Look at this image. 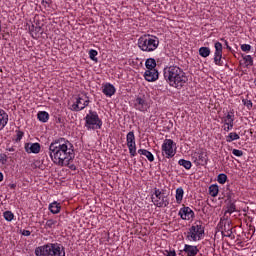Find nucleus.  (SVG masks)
Wrapping results in <instances>:
<instances>
[{"label": "nucleus", "mask_w": 256, "mask_h": 256, "mask_svg": "<svg viewBox=\"0 0 256 256\" xmlns=\"http://www.w3.org/2000/svg\"><path fill=\"white\" fill-rule=\"evenodd\" d=\"M49 157L58 167H69L75 159V146L65 138L53 140L49 145Z\"/></svg>", "instance_id": "1"}, {"label": "nucleus", "mask_w": 256, "mask_h": 256, "mask_svg": "<svg viewBox=\"0 0 256 256\" xmlns=\"http://www.w3.org/2000/svg\"><path fill=\"white\" fill-rule=\"evenodd\" d=\"M163 77L166 83H168L170 87H174V89H183L189 81V78L187 77V74H185V71H183V68L177 65L164 67Z\"/></svg>", "instance_id": "2"}, {"label": "nucleus", "mask_w": 256, "mask_h": 256, "mask_svg": "<svg viewBox=\"0 0 256 256\" xmlns=\"http://www.w3.org/2000/svg\"><path fill=\"white\" fill-rule=\"evenodd\" d=\"M36 256H65V247L60 243H47L35 249Z\"/></svg>", "instance_id": "3"}, {"label": "nucleus", "mask_w": 256, "mask_h": 256, "mask_svg": "<svg viewBox=\"0 0 256 256\" xmlns=\"http://www.w3.org/2000/svg\"><path fill=\"white\" fill-rule=\"evenodd\" d=\"M138 47L145 53H153L159 47V38L155 35L144 34L138 39Z\"/></svg>", "instance_id": "4"}, {"label": "nucleus", "mask_w": 256, "mask_h": 256, "mask_svg": "<svg viewBox=\"0 0 256 256\" xmlns=\"http://www.w3.org/2000/svg\"><path fill=\"white\" fill-rule=\"evenodd\" d=\"M203 235H205V227H203V223L201 221H198L188 229L186 239L187 241L196 243V241H201V239H203Z\"/></svg>", "instance_id": "5"}, {"label": "nucleus", "mask_w": 256, "mask_h": 256, "mask_svg": "<svg viewBox=\"0 0 256 256\" xmlns=\"http://www.w3.org/2000/svg\"><path fill=\"white\" fill-rule=\"evenodd\" d=\"M85 127L88 131H97L103 127V120L99 118L97 111L89 110V113L84 118Z\"/></svg>", "instance_id": "6"}, {"label": "nucleus", "mask_w": 256, "mask_h": 256, "mask_svg": "<svg viewBox=\"0 0 256 256\" xmlns=\"http://www.w3.org/2000/svg\"><path fill=\"white\" fill-rule=\"evenodd\" d=\"M151 199L155 207H169V195L165 193V190L154 188V192L151 195Z\"/></svg>", "instance_id": "7"}, {"label": "nucleus", "mask_w": 256, "mask_h": 256, "mask_svg": "<svg viewBox=\"0 0 256 256\" xmlns=\"http://www.w3.org/2000/svg\"><path fill=\"white\" fill-rule=\"evenodd\" d=\"M161 151L165 159H173L177 155V144L171 139H165Z\"/></svg>", "instance_id": "8"}, {"label": "nucleus", "mask_w": 256, "mask_h": 256, "mask_svg": "<svg viewBox=\"0 0 256 256\" xmlns=\"http://www.w3.org/2000/svg\"><path fill=\"white\" fill-rule=\"evenodd\" d=\"M89 96L87 94H79L76 98V101L71 105V111H83L85 107H89Z\"/></svg>", "instance_id": "9"}, {"label": "nucleus", "mask_w": 256, "mask_h": 256, "mask_svg": "<svg viewBox=\"0 0 256 256\" xmlns=\"http://www.w3.org/2000/svg\"><path fill=\"white\" fill-rule=\"evenodd\" d=\"M150 107L151 105L147 100V96L139 95L134 99V109H136V111H140L141 113H146V111H149Z\"/></svg>", "instance_id": "10"}, {"label": "nucleus", "mask_w": 256, "mask_h": 256, "mask_svg": "<svg viewBox=\"0 0 256 256\" xmlns=\"http://www.w3.org/2000/svg\"><path fill=\"white\" fill-rule=\"evenodd\" d=\"M126 143H127L130 157H136L137 156V143L135 142V132L130 131L126 135Z\"/></svg>", "instance_id": "11"}, {"label": "nucleus", "mask_w": 256, "mask_h": 256, "mask_svg": "<svg viewBox=\"0 0 256 256\" xmlns=\"http://www.w3.org/2000/svg\"><path fill=\"white\" fill-rule=\"evenodd\" d=\"M218 227L222 233V237H232L233 227H231V221L221 218Z\"/></svg>", "instance_id": "12"}, {"label": "nucleus", "mask_w": 256, "mask_h": 256, "mask_svg": "<svg viewBox=\"0 0 256 256\" xmlns=\"http://www.w3.org/2000/svg\"><path fill=\"white\" fill-rule=\"evenodd\" d=\"M215 52H214V63L215 65H223V44L221 42H216L214 44Z\"/></svg>", "instance_id": "13"}, {"label": "nucleus", "mask_w": 256, "mask_h": 256, "mask_svg": "<svg viewBox=\"0 0 256 256\" xmlns=\"http://www.w3.org/2000/svg\"><path fill=\"white\" fill-rule=\"evenodd\" d=\"M178 215L183 221H191L195 217V212L189 206H184L180 208Z\"/></svg>", "instance_id": "14"}, {"label": "nucleus", "mask_w": 256, "mask_h": 256, "mask_svg": "<svg viewBox=\"0 0 256 256\" xmlns=\"http://www.w3.org/2000/svg\"><path fill=\"white\" fill-rule=\"evenodd\" d=\"M207 152H195L192 156V161L195 163V165H207Z\"/></svg>", "instance_id": "15"}, {"label": "nucleus", "mask_w": 256, "mask_h": 256, "mask_svg": "<svg viewBox=\"0 0 256 256\" xmlns=\"http://www.w3.org/2000/svg\"><path fill=\"white\" fill-rule=\"evenodd\" d=\"M24 149L28 154L34 153V155H37L38 153L41 152V144L37 142L36 143L27 142L24 144Z\"/></svg>", "instance_id": "16"}, {"label": "nucleus", "mask_w": 256, "mask_h": 256, "mask_svg": "<svg viewBox=\"0 0 256 256\" xmlns=\"http://www.w3.org/2000/svg\"><path fill=\"white\" fill-rule=\"evenodd\" d=\"M185 253L187 256H197L199 254V247L195 245L185 244L180 253Z\"/></svg>", "instance_id": "17"}, {"label": "nucleus", "mask_w": 256, "mask_h": 256, "mask_svg": "<svg viewBox=\"0 0 256 256\" xmlns=\"http://www.w3.org/2000/svg\"><path fill=\"white\" fill-rule=\"evenodd\" d=\"M144 78L149 82L153 83L159 79V71L157 69L146 70L144 73Z\"/></svg>", "instance_id": "18"}, {"label": "nucleus", "mask_w": 256, "mask_h": 256, "mask_svg": "<svg viewBox=\"0 0 256 256\" xmlns=\"http://www.w3.org/2000/svg\"><path fill=\"white\" fill-rule=\"evenodd\" d=\"M116 91L115 86L111 83H106L102 89V93L106 95V97H113V94L116 93Z\"/></svg>", "instance_id": "19"}, {"label": "nucleus", "mask_w": 256, "mask_h": 256, "mask_svg": "<svg viewBox=\"0 0 256 256\" xmlns=\"http://www.w3.org/2000/svg\"><path fill=\"white\" fill-rule=\"evenodd\" d=\"M7 123H9V114L5 112V110L0 109V127L1 129H4L7 126Z\"/></svg>", "instance_id": "20"}, {"label": "nucleus", "mask_w": 256, "mask_h": 256, "mask_svg": "<svg viewBox=\"0 0 256 256\" xmlns=\"http://www.w3.org/2000/svg\"><path fill=\"white\" fill-rule=\"evenodd\" d=\"M48 209L52 215H57L61 213V204L57 201H54L49 204Z\"/></svg>", "instance_id": "21"}, {"label": "nucleus", "mask_w": 256, "mask_h": 256, "mask_svg": "<svg viewBox=\"0 0 256 256\" xmlns=\"http://www.w3.org/2000/svg\"><path fill=\"white\" fill-rule=\"evenodd\" d=\"M222 123L223 125L227 123H235V112L230 111L226 116L222 117Z\"/></svg>", "instance_id": "22"}, {"label": "nucleus", "mask_w": 256, "mask_h": 256, "mask_svg": "<svg viewBox=\"0 0 256 256\" xmlns=\"http://www.w3.org/2000/svg\"><path fill=\"white\" fill-rule=\"evenodd\" d=\"M138 153L139 155H143L144 157H146L148 161H150V163H153V161H155V156H153V153H151L147 149H139Z\"/></svg>", "instance_id": "23"}, {"label": "nucleus", "mask_w": 256, "mask_h": 256, "mask_svg": "<svg viewBox=\"0 0 256 256\" xmlns=\"http://www.w3.org/2000/svg\"><path fill=\"white\" fill-rule=\"evenodd\" d=\"M55 227H57V220L55 219H48L44 225L46 231H53Z\"/></svg>", "instance_id": "24"}, {"label": "nucleus", "mask_w": 256, "mask_h": 256, "mask_svg": "<svg viewBox=\"0 0 256 256\" xmlns=\"http://www.w3.org/2000/svg\"><path fill=\"white\" fill-rule=\"evenodd\" d=\"M37 119L41 123H47V121H49V113L47 111H39L37 114Z\"/></svg>", "instance_id": "25"}, {"label": "nucleus", "mask_w": 256, "mask_h": 256, "mask_svg": "<svg viewBox=\"0 0 256 256\" xmlns=\"http://www.w3.org/2000/svg\"><path fill=\"white\" fill-rule=\"evenodd\" d=\"M183 195H185V190H183V187H179L176 189V203L181 204L183 201Z\"/></svg>", "instance_id": "26"}, {"label": "nucleus", "mask_w": 256, "mask_h": 256, "mask_svg": "<svg viewBox=\"0 0 256 256\" xmlns=\"http://www.w3.org/2000/svg\"><path fill=\"white\" fill-rule=\"evenodd\" d=\"M239 139H241V137L236 132H230L226 136V142L227 143H233V141H239Z\"/></svg>", "instance_id": "27"}, {"label": "nucleus", "mask_w": 256, "mask_h": 256, "mask_svg": "<svg viewBox=\"0 0 256 256\" xmlns=\"http://www.w3.org/2000/svg\"><path fill=\"white\" fill-rule=\"evenodd\" d=\"M145 67L147 70L155 69L157 67L155 58H148L145 62Z\"/></svg>", "instance_id": "28"}, {"label": "nucleus", "mask_w": 256, "mask_h": 256, "mask_svg": "<svg viewBox=\"0 0 256 256\" xmlns=\"http://www.w3.org/2000/svg\"><path fill=\"white\" fill-rule=\"evenodd\" d=\"M209 195L211 197H217V195H219V186L217 184H212L209 186Z\"/></svg>", "instance_id": "29"}, {"label": "nucleus", "mask_w": 256, "mask_h": 256, "mask_svg": "<svg viewBox=\"0 0 256 256\" xmlns=\"http://www.w3.org/2000/svg\"><path fill=\"white\" fill-rule=\"evenodd\" d=\"M199 55H200V57L207 58L211 55V49L209 47H200Z\"/></svg>", "instance_id": "30"}, {"label": "nucleus", "mask_w": 256, "mask_h": 256, "mask_svg": "<svg viewBox=\"0 0 256 256\" xmlns=\"http://www.w3.org/2000/svg\"><path fill=\"white\" fill-rule=\"evenodd\" d=\"M178 165H180L181 167H184V169H187L188 171L189 169H191V167H193V164L191 163V161L185 160V159H180L178 161Z\"/></svg>", "instance_id": "31"}, {"label": "nucleus", "mask_w": 256, "mask_h": 256, "mask_svg": "<svg viewBox=\"0 0 256 256\" xmlns=\"http://www.w3.org/2000/svg\"><path fill=\"white\" fill-rule=\"evenodd\" d=\"M237 211V206L235 205V202H229L227 205V210L225 211V215H227V213H229L231 215V213H235Z\"/></svg>", "instance_id": "32"}, {"label": "nucleus", "mask_w": 256, "mask_h": 256, "mask_svg": "<svg viewBox=\"0 0 256 256\" xmlns=\"http://www.w3.org/2000/svg\"><path fill=\"white\" fill-rule=\"evenodd\" d=\"M89 58L91 59V61H95V63H97L98 59H97V55H99V52H97V50L95 49H91L88 52Z\"/></svg>", "instance_id": "33"}, {"label": "nucleus", "mask_w": 256, "mask_h": 256, "mask_svg": "<svg viewBox=\"0 0 256 256\" xmlns=\"http://www.w3.org/2000/svg\"><path fill=\"white\" fill-rule=\"evenodd\" d=\"M247 67H253V57L251 55H242Z\"/></svg>", "instance_id": "34"}, {"label": "nucleus", "mask_w": 256, "mask_h": 256, "mask_svg": "<svg viewBox=\"0 0 256 256\" xmlns=\"http://www.w3.org/2000/svg\"><path fill=\"white\" fill-rule=\"evenodd\" d=\"M217 181L218 183H220V185H225V183H227V174L225 173L219 174L217 177Z\"/></svg>", "instance_id": "35"}, {"label": "nucleus", "mask_w": 256, "mask_h": 256, "mask_svg": "<svg viewBox=\"0 0 256 256\" xmlns=\"http://www.w3.org/2000/svg\"><path fill=\"white\" fill-rule=\"evenodd\" d=\"M3 217L6 221H11L12 219H14L15 215L11 211H5L3 213Z\"/></svg>", "instance_id": "36"}, {"label": "nucleus", "mask_w": 256, "mask_h": 256, "mask_svg": "<svg viewBox=\"0 0 256 256\" xmlns=\"http://www.w3.org/2000/svg\"><path fill=\"white\" fill-rule=\"evenodd\" d=\"M242 103L247 109L251 110L253 109V102L249 99H242Z\"/></svg>", "instance_id": "37"}, {"label": "nucleus", "mask_w": 256, "mask_h": 256, "mask_svg": "<svg viewBox=\"0 0 256 256\" xmlns=\"http://www.w3.org/2000/svg\"><path fill=\"white\" fill-rule=\"evenodd\" d=\"M25 135V133L21 130H16V138H15V142L19 143V141H21V139H23V136Z\"/></svg>", "instance_id": "38"}, {"label": "nucleus", "mask_w": 256, "mask_h": 256, "mask_svg": "<svg viewBox=\"0 0 256 256\" xmlns=\"http://www.w3.org/2000/svg\"><path fill=\"white\" fill-rule=\"evenodd\" d=\"M234 125H235V123H226V124H223L222 127H223L224 131L229 133V131L233 130Z\"/></svg>", "instance_id": "39"}, {"label": "nucleus", "mask_w": 256, "mask_h": 256, "mask_svg": "<svg viewBox=\"0 0 256 256\" xmlns=\"http://www.w3.org/2000/svg\"><path fill=\"white\" fill-rule=\"evenodd\" d=\"M251 48L252 47L249 44H242L240 46L241 51H243L244 53H249V51H251Z\"/></svg>", "instance_id": "40"}, {"label": "nucleus", "mask_w": 256, "mask_h": 256, "mask_svg": "<svg viewBox=\"0 0 256 256\" xmlns=\"http://www.w3.org/2000/svg\"><path fill=\"white\" fill-rule=\"evenodd\" d=\"M7 161H8L7 154L1 153L0 154V163H1V165H6Z\"/></svg>", "instance_id": "41"}, {"label": "nucleus", "mask_w": 256, "mask_h": 256, "mask_svg": "<svg viewBox=\"0 0 256 256\" xmlns=\"http://www.w3.org/2000/svg\"><path fill=\"white\" fill-rule=\"evenodd\" d=\"M232 155H235V157H243V151L239 149H233Z\"/></svg>", "instance_id": "42"}, {"label": "nucleus", "mask_w": 256, "mask_h": 256, "mask_svg": "<svg viewBox=\"0 0 256 256\" xmlns=\"http://www.w3.org/2000/svg\"><path fill=\"white\" fill-rule=\"evenodd\" d=\"M164 255L165 256H177V253L175 252V250H165Z\"/></svg>", "instance_id": "43"}, {"label": "nucleus", "mask_w": 256, "mask_h": 256, "mask_svg": "<svg viewBox=\"0 0 256 256\" xmlns=\"http://www.w3.org/2000/svg\"><path fill=\"white\" fill-rule=\"evenodd\" d=\"M42 6L47 9V7H51V0H42Z\"/></svg>", "instance_id": "44"}, {"label": "nucleus", "mask_w": 256, "mask_h": 256, "mask_svg": "<svg viewBox=\"0 0 256 256\" xmlns=\"http://www.w3.org/2000/svg\"><path fill=\"white\" fill-rule=\"evenodd\" d=\"M6 151H9V153H15V151H16L15 146H11V145L7 144Z\"/></svg>", "instance_id": "45"}, {"label": "nucleus", "mask_w": 256, "mask_h": 256, "mask_svg": "<svg viewBox=\"0 0 256 256\" xmlns=\"http://www.w3.org/2000/svg\"><path fill=\"white\" fill-rule=\"evenodd\" d=\"M221 41H224V45L226 46V49H228V51H231V46H229V42L225 39H221Z\"/></svg>", "instance_id": "46"}, {"label": "nucleus", "mask_w": 256, "mask_h": 256, "mask_svg": "<svg viewBox=\"0 0 256 256\" xmlns=\"http://www.w3.org/2000/svg\"><path fill=\"white\" fill-rule=\"evenodd\" d=\"M22 235H24V237H29V235H31V231H29V230H23V231H22Z\"/></svg>", "instance_id": "47"}, {"label": "nucleus", "mask_w": 256, "mask_h": 256, "mask_svg": "<svg viewBox=\"0 0 256 256\" xmlns=\"http://www.w3.org/2000/svg\"><path fill=\"white\" fill-rule=\"evenodd\" d=\"M10 189H15L17 187V184H9Z\"/></svg>", "instance_id": "48"}, {"label": "nucleus", "mask_w": 256, "mask_h": 256, "mask_svg": "<svg viewBox=\"0 0 256 256\" xmlns=\"http://www.w3.org/2000/svg\"><path fill=\"white\" fill-rule=\"evenodd\" d=\"M3 181V173L0 172V182Z\"/></svg>", "instance_id": "49"}, {"label": "nucleus", "mask_w": 256, "mask_h": 256, "mask_svg": "<svg viewBox=\"0 0 256 256\" xmlns=\"http://www.w3.org/2000/svg\"><path fill=\"white\" fill-rule=\"evenodd\" d=\"M70 169H72L73 171H75V165L70 166Z\"/></svg>", "instance_id": "50"}, {"label": "nucleus", "mask_w": 256, "mask_h": 256, "mask_svg": "<svg viewBox=\"0 0 256 256\" xmlns=\"http://www.w3.org/2000/svg\"><path fill=\"white\" fill-rule=\"evenodd\" d=\"M254 85H256V78L254 79Z\"/></svg>", "instance_id": "51"}, {"label": "nucleus", "mask_w": 256, "mask_h": 256, "mask_svg": "<svg viewBox=\"0 0 256 256\" xmlns=\"http://www.w3.org/2000/svg\"><path fill=\"white\" fill-rule=\"evenodd\" d=\"M0 33H1V21H0Z\"/></svg>", "instance_id": "52"}]
</instances>
